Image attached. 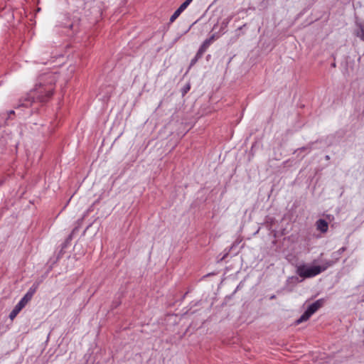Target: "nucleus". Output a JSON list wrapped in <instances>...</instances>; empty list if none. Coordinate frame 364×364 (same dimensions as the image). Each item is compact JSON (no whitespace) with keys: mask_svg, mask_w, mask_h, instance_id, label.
<instances>
[{"mask_svg":"<svg viewBox=\"0 0 364 364\" xmlns=\"http://www.w3.org/2000/svg\"><path fill=\"white\" fill-rule=\"evenodd\" d=\"M193 0H186L181 6L185 10Z\"/></svg>","mask_w":364,"mask_h":364,"instance_id":"f8f14e48","label":"nucleus"},{"mask_svg":"<svg viewBox=\"0 0 364 364\" xmlns=\"http://www.w3.org/2000/svg\"><path fill=\"white\" fill-rule=\"evenodd\" d=\"M274 298H275V296H274V295H273V296H272L270 297V299H274Z\"/></svg>","mask_w":364,"mask_h":364,"instance_id":"a211bd4d","label":"nucleus"},{"mask_svg":"<svg viewBox=\"0 0 364 364\" xmlns=\"http://www.w3.org/2000/svg\"><path fill=\"white\" fill-rule=\"evenodd\" d=\"M9 113H10V114H14V110H11V111H10V112H9Z\"/></svg>","mask_w":364,"mask_h":364,"instance_id":"6ab92c4d","label":"nucleus"},{"mask_svg":"<svg viewBox=\"0 0 364 364\" xmlns=\"http://www.w3.org/2000/svg\"><path fill=\"white\" fill-rule=\"evenodd\" d=\"M357 26L359 30L356 33V36L360 38V40L364 41V23H357Z\"/></svg>","mask_w":364,"mask_h":364,"instance_id":"6e6552de","label":"nucleus"},{"mask_svg":"<svg viewBox=\"0 0 364 364\" xmlns=\"http://www.w3.org/2000/svg\"><path fill=\"white\" fill-rule=\"evenodd\" d=\"M216 35L213 34L209 38L206 39L210 44L215 40Z\"/></svg>","mask_w":364,"mask_h":364,"instance_id":"4468645a","label":"nucleus"},{"mask_svg":"<svg viewBox=\"0 0 364 364\" xmlns=\"http://www.w3.org/2000/svg\"><path fill=\"white\" fill-rule=\"evenodd\" d=\"M332 257H333V259H336V257H338V255H336L332 256Z\"/></svg>","mask_w":364,"mask_h":364,"instance_id":"f3484780","label":"nucleus"},{"mask_svg":"<svg viewBox=\"0 0 364 364\" xmlns=\"http://www.w3.org/2000/svg\"><path fill=\"white\" fill-rule=\"evenodd\" d=\"M34 97L31 96V94H28L26 97L19 100V104L18 105V107H30L33 102Z\"/></svg>","mask_w":364,"mask_h":364,"instance_id":"423d86ee","label":"nucleus"},{"mask_svg":"<svg viewBox=\"0 0 364 364\" xmlns=\"http://www.w3.org/2000/svg\"><path fill=\"white\" fill-rule=\"evenodd\" d=\"M38 287V283L33 284L32 287H30L27 293L23 296V297L18 301V303L14 306L13 310L11 311L9 314L10 319L13 320L14 318H16V316L21 311V309L32 299Z\"/></svg>","mask_w":364,"mask_h":364,"instance_id":"f03ea898","label":"nucleus"},{"mask_svg":"<svg viewBox=\"0 0 364 364\" xmlns=\"http://www.w3.org/2000/svg\"><path fill=\"white\" fill-rule=\"evenodd\" d=\"M296 273L303 279L311 278L321 273V269L317 266L301 264L296 267Z\"/></svg>","mask_w":364,"mask_h":364,"instance_id":"7ed1b4c3","label":"nucleus"},{"mask_svg":"<svg viewBox=\"0 0 364 364\" xmlns=\"http://www.w3.org/2000/svg\"><path fill=\"white\" fill-rule=\"evenodd\" d=\"M316 227L317 230L322 233H326L328 229V223L324 219H318L316 222Z\"/></svg>","mask_w":364,"mask_h":364,"instance_id":"39448f33","label":"nucleus"},{"mask_svg":"<svg viewBox=\"0 0 364 364\" xmlns=\"http://www.w3.org/2000/svg\"><path fill=\"white\" fill-rule=\"evenodd\" d=\"M346 250V247H343L341 248H340L339 250H338L336 252H333L332 254V256H334L336 255H338V257H336V260L337 262H338V260L340 259V257L341 256V255Z\"/></svg>","mask_w":364,"mask_h":364,"instance_id":"9d476101","label":"nucleus"},{"mask_svg":"<svg viewBox=\"0 0 364 364\" xmlns=\"http://www.w3.org/2000/svg\"><path fill=\"white\" fill-rule=\"evenodd\" d=\"M323 299H318L313 304L309 306L304 313L296 320V323L299 324L302 322L306 321L309 318L316 312L323 304Z\"/></svg>","mask_w":364,"mask_h":364,"instance_id":"20e7f679","label":"nucleus"},{"mask_svg":"<svg viewBox=\"0 0 364 364\" xmlns=\"http://www.w3.org/2000/svg\"><path fill=\"white\" fill-rule=\"evenodd\" d=\"M336 262H338L336 259L326 260L323 264L321 266H318L320 269H321V272L326 270L328 267L333 266Z\"/></svg>","mask_w":364,"mask_h":364,"instance_id":"0eeeda50","label":"nucleus"},{"mask_svg":"<svg viewBox=\"0 0 364 364\" xmlns=\"http://www.w3.org/2000/svg\"><path fill=\"white\" fill-rule=\"evenodd\" d=\"M190 88H191L190 85H186L183 88V90H182L183 95H185L186 93H187V92L190 90Z\"/></svg>","mask_w":364,"mask_h":364,"instance_id":"2eb2a0df","label":"nucleus"},{"mask_svg":"<svg viewBox=\"0 0 364 364\" xmlns=\"http://www.w3.org/2000/svg\"><path fill=\"white\" fill-rule=\"evenodd\" d=\"M55 81L56 77L53 73L43 74L38 77L34 92L40 101L45 102L53 95Z\"/></svg>","mask_w":364,"mask_h":364,"instance_id":"f257e3e1","label":"nucleus"},{"mask_svg":"<svg viewBox=\"0 0 364 364\" xmlns=\"http://www.w3.org/2000/svg\"><path fill=\"white\" fill-rule=\"evenodd\" d=\"M180 15L174 11L172 16L170 18V22L173 23Z\"/></svg>","mask_w":364,"mask_h":364,"instance_id":"ddd939ff","label":"nucleus"},{"mask_svg":"<svg viewBox=\"0 0 364 364\" xmlns=\"http://www.w3.org/2000/svg\"><path fill=\"white\" fill-rule=\"evenodd\" d=\"M184 11V9L180 6L175 11L179 15Z\"/></svg>","mask_w":364,"mask_h":364,"instance_id":"dca6fc26","label":"nucleus"},{"mask_svg":"<svg viewBox=\"0 0 364 364\" xmlns=\"http://www.w3.org/2000/svg\"><path fill=\"white\" fill-rule=\"evenodd\" d=\"M202 56H203L202 55H199V53H198V52H197V53H196V56H195V57L191 60V63H190V66H189L188 70H189L192 66H193V65L196 63V62H197L200 58H202Z\"/></svg>","mask_w":364,"mask_h":364,"instance_id":"9b49d317","label":"nucleus"},{"mask_svg":"<svg viewBox=\"0 0 364 364\" xmlns=\"http://www.w3.org/2000/svg\"><path fill=\"white\" fill-rule=\"evenodd\" d=\"M210 46V43L207 40H205L198 50L199 55H203Z\"/></svg>","mask_w":364,"mask_h":364,"instance_id":"1a4fd4ad","label":"nucleus"}]
</instances>
